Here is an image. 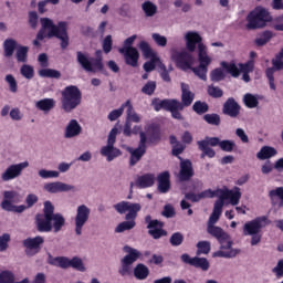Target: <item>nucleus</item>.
<instances>
[{"label": "nucleus", "instance_id": "obj_1", "mask_svg": "<svg viewBox=\"0 0 283 283\" xmlns=\"http://www.w3.org/2000/svg\"><path fill=\"white\" fill-rule=\"evenodd\" d=\"M180 85L181 102L176 98L160 99L156 97L151 101V106L154 107L155 112H160L164 109V112H170L171 117L175 118V120H185L181 112L185 109V107H190L196 98V94L191 92L189 84H185L182 82Z\"/></svg>", "mask_w": 283, "mask_h": 283}, {"label": "nucleus", "instance_id": "obj_2", "mask_svg": "<svg viewBox=\"0 0 283 283\" xmlns=\"http://www.w3.org/2000/svg\"><path fill=\"white\" fill-rule=\"evenodd\" d=\"M41 29L36 34V39L33 40V45L35 48H41V41L44 39H59L61 41L60 45L62 50H67L70 45V35L67 34V22L60 21L54 24V21L50 18L40 19Z\"/></svg>", "mask_w": 283, "mask_h": 283}, {"label": "nucleus", "instance_id": "obj_3", "mask_svg": "<svg viewBox=\"0 0 283 283\" xmlns=\"http://www.w3.org/2000/svg\"><path fill=\"white\" fill-rule=\"evenodd\" d=\"M196 45H198V66H191V72L201 81H207V72H209V65H211V57L207 54V46L202 44V36L197 32H188L186 34V48L188 52H196Z\"/></svg>", "mask_w": 283, "mask_h": 283}, {"label": "nucleus", "instance_id": "obj_4", "mask_svg": "<svg viewBox=\"0 0 283 283\" xmlns=\"http://www.w3.org/2000/svg\"><path fill=\"white\" fill-rule=\"evenodd\" d=\"M187 200L190 202H200V200H205V198H222V200H229L232 207H237L240 205V199L242 198V192L239 187H234L232 190L229 189H217V190H205L199 193L190 192L186 193Z\"/></svg>", "mask_w": 283, "mask_h": 283}, {"label": "nucleus", "instance_id": "obj_5", "mask_svg": "<svg viewBox=\"0 0 283 283\" xmlns=\"http://www.w3.org/2000/svg\"><path fill=\"white\" fill-rule=\"evenodd\" d=\"M197 145L199 151H202L200 158H205L206 156L208 158H216V150L211 147H220L221 151H227L228 154H231L235 149V142L229 139L220 140V137L207 136L203 140H198Z\"/></svg>", "mask_w": 283, "mask_h": 283}, {"label": "nucleus", "instance_id": "obj_6", "mask_svg": "<svg viewBox=\"0 0 283 283\" xmlns=\"http://www.w3.org/2000/svg\"><path fill=\"white\" fill-rule=\"evenodd\" d=\"M76 61L85 72H103L105 70V64L103 63V51L96 50L95 57L90 56V54L77 51Z\"/></svg>", "mask_w": 283, "mask_h": 283}, {"label": "nucleus", "instance_id": "obj_7", "mask_svg": "<svg viewBox=\"0 0 283 283\" xmlns=\"http://www.w3.org/2000/svg\"><path fill=\"white\" fill-rule=\"evenodd\" d=\"M61 95L62 109L66 112V114L74 112V109L81 105V101H83V93H81V90L76 85L64 87Z\"/></svg>", "mask_w": 283, "mask_h": 283}, {"label": "nucleus", "instance_id": "obj_8", "mask_svg": "<svg viewBox=\"0 0 283 283\" xmlns=\"http://www.w3.org/2000/svg\"><path fill=\"white\" fill-rule=\"evenodd\" d=\"M247 21L248 30H260V28H265L266 23H271V21H273V17H271L269 10L262 7H256L248 14Z\"/></svg>", "mask_w": 283, "mask_h": 283}, {"label": "nucleus", "instance_id": "obj_9", "mask_svg": "<svg viewBox=\"0 0 283 283\" xmlns=\"http://www.w3.org/2000/svg\"><path fill=\"white\" fill-rule=\"evenodd\" d=\"M170 59L174 61L176 67H178V70H182V72L190 70L196 61L191 53L187 51H178L176 49H171Z\"/></svg>", "mask_w": 283, "mask_h": 283}, {"label": "nucleus", "instance_id": "obj_10", "mask_svg": "<svg viewBox=\"0 0 283 283\" xmlns=\"http://www.w3.org/2000/svg\"><path fill=\"white\" fill-rule=\"evenodd\" d=\"M118 135V128L114 127L108 134L107 145L101 148V155L107 158L108 163H112L114 158L123 156L120 149L114 147L116 145V136Z\"/></svg>", "mask_w": 283, "mask_h": 283}, {"label": "nucleus", "instance_id": "obj_11", "mask_svg": "<svg viewBox=\"0 0 283 283\" xmlns=\"http://www.w3.org/2000/svg\"><path fill=\"white\" fill-rule=\"evenodd\" d=\"M139 144L137 148L128 147L127 151L130 154L129 158V166L135 167V165H138L140 160H143V156L147 154V135L145 133H139Z\"/></svg>", "mask_w": 283, "mask_h": 283}, {"label": "nucleus", "instance_id": "obj_12", "mask_svg": "<svg viewBox=\"0 0 283 283\" xmlns=\"http://www.w3.org/2000/svg\"><path fill=\"white\" fill-rule=\"evenodd\" d=\"M139 50L145 59H150V61L144 63L143 69L147 73L154 72L156 70V63H160V57L154 53V50H151V46L146 41L139 42Z\"/></svg>", "mask_w": 283, "mask_h": 283}, {"label": "nucleus", "instance_id": "obj_13", "mask_svg": "<svg viewBox=\"0 0 283 283\" xmlns=\"http://www.w3.org/2000/svg\"><path fill=\"white\" fill-rule=\"evenodd\" d=\"M145 223L147 224L148 235L153 237V240H160V238L167 237V230H165V222L158 219H151V214L145 217Z\"/></svg>", "mask_w": 283, "mask_h": 283}, {"label": "nucleus", "instance_id": "obj_14", "mask_svg": "<svg viewBox=\"0 0 283 283\" xmlns=\"http://www.w3.org/2000/svg\"><path fill=\"white\" fill-rule=\"evenodd\" d=\"M114 209L115 211H117V213H126L125 216V220H136V218H138V211H140V209H143V207L140 206V203H132L129 201H120L116 205H114ZM128 211V213H127Z\"/></svg>", "mask_w": 283, "mask_h": 283}, {"label": "nucleus", "instance_id": "obj_15", "mask_svg": "<svg viewBox=\"0 0 283 283\" xmlns=\"http://www.w3.org/2000/svg\"><path fill=\"white\" fill-rule=\"evenodd\" d=\"M207 232L209 233V235H212V238H216V240H218L221 249H231V247H233V241H231V237L222 228L218 226H208Z\"/></svg>", "mask_w": 283, "mask_h": 283}, {"label": "nucleus", "instance_id": "obj_16", "mask_svg": "<svg viewBox=\"0 0 283 283\" xmlns=\"http://www.w3.org/2000/svg\"><path fill=\"white\" fill-rule=\"evenodd\" d=\"M44 242L45 239H43V237L41 235L24 239L22 241V244L25 249V255H28L29 258H33V255L41 253V247H43Z\"/></svg>", "mask_w": 283, "mask_h": 283}, {"label": "nucleus", "instance_id": "obj_17", "mask_svg": "<svg viewBox=\"0 0 283 283\" xmlns=\"http://www.w3.org/2000/svg\"><path fill=\"white\" fill-rule=\"evenodd\" d=\"M30 167V163L23 161L20 164L10 165L1 175V180L3 182H10V180H14V178H19L21 174H23V169Z\"/></svg>", "mask_w": 283, "mask_h": 283}, {"label": "nucleus", "instance_id": "obj_18", "mask_svg": "<svg viewBox=\"0 0 283 283\" xmlns=\"http://www.w3.org/2000/svg\"><path fill=\"white\" fill-rule=\"evenodd\" d=\"M269 219L266 217H258L252 221H248L243 226V235H255L266 227V221Z\"/></svg>", "mask_w": 283, "mask_h": 283}, {"label": "nucleus", "instance_id": "obj_19", "mask_svg": "<svg viewBox=\"0 0 283 283\" xmlns=\"http://www.w3.org/2000/svg\"><path fill=\"white\" fill-rule=\"evenodd\" d=\"M90 208L85 205H81L77 207L76 216H75V233L76 235H81L83 233V227L90 220Z\"/></svg>", "mask_w": 283, "mask_h": 283}, {"label": "nucleus", "instance_id": "obj_20", "mask_svg": "<svg viewBox=\"0 0 283 283\" xmlns=\"http://www.w3.org/2000/svg\"><path fill=\"white\" fill-rule=\"evenodd\" d=\"M178 179L180 182H189L195 176L193 164L189 159H181L179 164Z\"/></svg>", "mask_w": 283, "mask_h": 283}, {"label": "nucleus", "instance_id": "obj_21", "mask_svg": "<svg viewBox=\"0 0 283 283\" xmlns=\"http://www.w3.org/2000/svg\"><path fill=\"white\" fill-rule=\"evenodd\" d=\"M181 262L195 266V269H201V271H209V260L207 258L193 256L191 258L188 253L181 254Z\"/></svg>", "mask_w": 283, "mask_h": 283}, {"label": "nucleus", "instance_id": "obj_22", "mask_svg": "<svg viewBox=\"0 0 283 283\" xmlns=\"http://www.w3.org/2000/svg\"><path fill=\"white\" fill-rule=\"evenodd\" d=\"M272 67L265 70V76L269 80L270 88L275 91V72L283 70V60L275 55V59L272 60Z\"/></svg>", "mask_w": 283, "mask_h": 283}, {"label": "nucleus", "instance_id": "obj_23", "mask_svg": "<svg viewBox=\"0 0 283 283\" xmlns=\"http://www.w3.org/2000/svg\"><path fill=\"white\" fill-rule=\"evenodd\" d=\"M240 109H242V106L235 102V98L229 97L223 103L222 114H224V116H229L230 118H238L240 116Z\"/></svg>", "mask_w": 283, "mask_h": 283}, {"label": "nucleus", "instance_id": "obj_24", "mask_svg": "<svg viewBox=\"0 0 283 283\" xmlns=\"http://www.w3.org/2000/svg\"><path fill=\"white\" fill-rule=\"evenodd\" d=\"M118 52L119 54H123L126 65L138 67V60L140 59L138 49H118Z\"/></svg>", "mask_w": 283, "mask_h": 283}, {"label": "nucleus", "instance_id": "obj_25", "mask_svg": "<svg viewBox=\"0 0 283 283\" xmlns=\"http://www.w3.org/2000/svg\"><path fill=\"white\" fill-rule=\"evenodd\" d=\"M35 227L39 233H50L52 231V217L38 213L35 216Z\"/></svg>", "mask_w": 283, "mask_h": 283}, {"label": "nucleus", "instance_id": "obj_26", "mask_svg": "<svg viewBox=\"0 0 283 283\" xmlns=\"http://www.w3.org/2000/svg\"><path fill=\"white\" fill-rule=\"evenodd\" d=\"M158 191L159 193H168L171 189V175L169 171H164L157 176Z\"/></svg>", "mask_w": 283, "mask_h": 283}, {"label": "nucleus", "instance_id": "obj_27", "mask_svg": "<svg viewBox=\"0 0 283 283\" xmlns=\"http://www.w3.org/2000/svg\"><path fill=\"white\" fill-rule=\"evenodd\" d=\"M45 191L49 193H61L63 191H73L74 186L61 181L49 182L44 185Z\"/></svg>", "mask_w": 283, "mask_h": 283}, {"label": "nucleus", "instance_id": "obj_28", "mask_svg": "<svg viewBox=\"0 0 283 283\" xmlns=\"http://www.w3.org/2000/svg\"><path fill=\"white\" fill-rule=\"evenodd\" d=\"M268 196L272 207H276L277 209L283 208V187H276L270 190Z\"/></svg>", "mask_w": 283, "mask_h": 283}, {"label": "nucleus", "instance_id": "obj_29", "mask_svg": "<svg viewBox=\"0 0 283 283\" xmlns=\"http://www.w3.org/2000/svg\"><path fill=\"white\" fill-rule=\"evenodd\" d=\"M83 132V127H81V124H78V120L71 119L65 128L64 136L65 138H74L78 136Z\"/></svg>", "mask_w": 283, "mask_h": 283}, {"label": "nucleus", "instance_id": "obj_30", "mask_svg": "<svg viewBox=\"0 0 283 283\" xmlns=\"http://www.w3.org/2000/svg\"><path fill=\"white\" fill-rule=\"evenodd\" d=\"M154 182H156V176L154 174H145L137 178L135 185L138 189H147L154 187Z\"/></svg>", "mask_w": 283, "mask_h": 283}, {"label": "nucleus", "instance_id": "obj_31", "mask_svg": "<svg viewBox=\"0 0 283 283\" xmlns=\"http://www.w3.org/2000/svg\"><path fill=\"white\" fill-rule=\"evenodd\" d=\"M125 251H127L128 254H126L122 259V263L128 264L129 266H132L133 263L136 262V260H138V258H140V252H138L136 249H133L129 247H125Z\"/></svg>", "mask_w": 283, "mask_h": 283}, {"label": "nucleus", "instance_id": "obj_32", "mask_svg": "<svg viewBox=\"0 0 283 283\" xmlns=\"http://www.w3.org/2000/svg\"><path fill=\"white\" fill-rule=\"evenodd\" d=\"M14 198H17V191L6 190L3 192V200L1 202V209H3V211L10 210V208L12 207V202L14 201Z\"/></svg>", "mask_w": 283, "mask_h": 283}, {"label": "nucleus", "instance_id": "obj_33", "mask_svg": "<svg viewBox=\"0 0 283 283\" xmlns=\"http://www.w3.org/2000/svg\"><path fill=\"white\" fill-rule=\"evenodd\" d=\"M70 260L71 259L67 256L52 258V255H50L49 264H51V266H57L59 269H70Z\"/></svg>", "mask_w": 283, "mask_h": 283}, {"label": "nucleus", "instance_id": "obj_34", "mask_svg": "<svg viewBox=\"0 0 283 283\" xmlns=\"http://www.w3.org/2000/svg\"><path fill=\"white\" fill-rule=\"evenodd\" d=\"M56 106V101L54 98H43L35 103L36 109H40V112H50L51 109H54Z\"/></svg>", "mask_w": 283, "mask_h": 283}, {"label": "nucleus", "instance_id": "obj_35", "mask_svg": "<svg viewBox=\"0 0 283 283\" xmlns=\"http://www.w3.org/2000/svg\"><path fill=\"white\" fill-rule=\"evenodd\" d=\"M273 156H277V150L271 146H263L256 154L259 160H268V158H273Z\"/></svg>", "mask_w": 283, "mask_h": 283}, {"label": "nucleus", "instance_id": "obj_36", "mask_svg": "<svg viewBox=\"0 0 283 283\" xmlns=\"http://www.w3.org/2000/svg\"><path fill=\"white\" fill-rule=\"evenodd\" d=\"M220 65L227 74H231L233 78H238V76H240L241 70L234 64V62L222 61Z\"/></svg>", "mask_w": 283, "mask_h": 283}, {"label": "nucleus", "instance_id": "obj_37", "mask_svg": "<svg viewBox=\"0 0 283 283\" xmlns=\"http://www.w3.org/2000/svg\"><path fill=\"white\" fill-rule=\"evenodd\" d=\"M136 280H147L149 277V268L143 263H138L134 269Z\"/></svg>", "mask_w": 283, "mask_h": 283}, {"label": "nucleus", "instance_id": "obj_38", "mask_svg": "<svg viewBox=\"0 0 283 283\" xmlns=\"http://www.w3.org/2000/svg\"><path fill=\"white\" fill-rule=\"evenodd\" d=\"M142 10L145 13V17H155V14L158 13V7L149 0L142 4Z\"/></svg>", "mask_w": 283, "mask_h": 283}, {"label": "nucleus", "instance_id": "obj_39", "mask_svg": "<svg viewBox=\"0 0 283 283\" xmlns=\"http://www.w3.org/2000/svg\"><path fill=\"white\" fill-rule=\"evenodd\" d=\"M136 227V219H126L115 228V233H124V231H132Z\"/></svg>", "mask_w": 283, "mask_h": 283}, {"label": "nucleus", "instance_id": "obj_40", "mask_svg": "<svg viewBox=\"0 0 283 283\" xmlns=\"http://www.w3.org/2000/svg\"><path fill=\"white\" fill-rule=\"evenodd\" d=\"M273 39V32L266 30L263 31L259 38H256L254 40L255 45H258V48H262L264 45H266V43H269V41H271Z\"/></svg>", "mask_w": 283, "mask_h": 283}, {"label": "nucleus", "instance_id": "obj_41", "mask_svg": "<svg viewBox=\"0 0 283 283\" xmlns=\"http://www.w3.org/2000/svg\"><path fill=\"white\" fill-rule=\"evenodd\" d=\"M52 229H54L55 233H59L65 227V218L61 213H55L52 216Z\"/></svg>", "mask_w": 283, "mask_h": 283}, {"label": "nucleus", "instance_id": "obj_42", "mask_svg": "<svg viewBox=\"0 0 283 283\" xmlns=\"http://www.w3.org/2000/svg\"><path fill=\"white\" fill-rule=\"evenodd\" d=\"M3 50H4V56H7V59H10V56H12V54H14V51L17 50V42L14 39H7L3 42Z\"/></svg>", "mask_w": 283, "mask_h": 283}, {"label": "nucleus", "instance_id": "obj_43", "mask_svg": "<svg viewBox=\"0 0 283 283\" xmlns=\"http://www.w3.org/2000/svg\"><path fill=\"white\" fill-rule=\"evenodd\" d=\"M125 105L127 107L126 114L128 120H132L133 123H140V116L136 114V111H134V105H132V101L127 99L125 102Z\"/></svg>", "mask_w": 283, "mask_h": 283}, {"label": "nucleus", "instance_id": "obj_44", "mask_svg": "<svg viewBox=\"0 0 283 283\" xmlns=\"http://www.w3.org/2000/svg\"><path fill=\"white\" fill-rule=\"evenodd\" d=\"M39 76L42 78H61V73L54 69H41Z\"/></svg>", "mask_w": 283, "mask_h": 283}, {"label": "nucleus", "instance_id": "obj_45", "mask_svg": "<svg viewBox=\"0 0 283 283\" xmlns=\"http://www.w3.org/2000/svg\"><path fill=\"white\" fill-rule=\"evenodd\" d=\"M28 52H30V48L28 46H19L15 53V59L18 63H28Z\"/></svg>", "mask_w": 283, "mask_h": 283}, {"label": "nucleus", "instance_id": "obj_46", "mask_svg": "<svg viewBox=\"0 0 283 283\" xmlns=\"http://www.w3.org/2000/svg\"><path fill=\"white\" fill-rule=\"evenodd\" d=\"M192 111L199 116H202V114L209 112V104H207V102L197 101L192 105Z\"/></svg>", "mask_w": 283, "mask_h": 283}, {"label": "nucleus", "instance_id": "obj_47", "mask_svg": "<svg viewBox=\"0 0 283 283\" xmlns=\"http://www.w3.org/2000/svg\"><path fill=\"white\" fill-rule=\"evenodd\" d=\"M70 268L74 269L75 271H80L81 273H85L86 271L83 260L78 256H73L70 260Z\"/></svg>", "mask_w": 283, "mask_h": 283}, {"label": "nucleus", "instance_id": "obj_48", "mask_svg": "<svg viewBox=\"0 0 283 283\" xmlns=\"http://www.w3.org/2000/svg\"><path fill=\"white\" fill-rule=\"evenodd\" d=\"M244 105L249 107V109H253L260 105L258 97L255 95L248 93L243 96Z\"/></svg>", "mask_w": 283, "mask_h": 283}, {"label": "nucleus", "instance_id": "obj_49", "mask_svg": "<svg viewBox=\"0 0 283 283\" xmlns=\"http://www.w3.org/2000/svg\"><path fill=\"white\" fill-rule=\"evenodd\" d=\"M197 255H208L211 252V242L209 241H199L197 243Z\"/></svg>", "mask_w": 283, "mask_h": 283}, {"label": "nucleus", "instance_id": "obj_50", "mask_svg": "<svg viewBox=\"0 0 283 283\" xmlns=\"http://www.w3.org/2000/svg\"><path fill=\"white\" fill-rule=\"evenodd\" d=\"M207 94L211 96V98H222L224 96V91L219 86H214L213 84L208 85Z\"/></svg>", "mask_w": 283, "mask_h": 283}, {"label": "nucleus", "instance_id": "obj_51", "mask_svg": "<svg viewBox=\"0 0 283 283\" xmlns=\"http://www.w3.org/2000/svg\"><path fill=\"white\" fill-rule=\"evenodd\" d=\"M226 76L227 75L224 74V71H222V69L220 67H217L211 71L210 81H212L213 83H220V81H224Z\"/></svg>", "mask_w": 283, "mask_h": 283}, {"label": "nucleus", "instance_id": "obj_52", "mask_svg": "<svg viewBox=\"0 0 283 283\" xmlns=\"http://www.w3.org/2000/svg\"><path fill=\"white\" fill-rule=\"evenodd\" d=\"M4 81L6 83H8L10 92H12L13 94H17V92H19V84L17 83V78H14V75H6Z\"/></svg>", "mask_w": 283, "mask_h": 283}, {"label": "nucleus", "instance_id": "obj_53", "mask_svg": "<svg viewBox=\"0 0 283 283\" xmlns=\"http://www.w3.org/2000/svg\"><path fill=\"white\" fill-rule=\"evenodd\" d=\"M20 73L24 78H28V81L34 78V67L29 64H23L20 69Z\"/></svg>", "mask_w": 283, "mask_h": 283}, {"label": "nucleus", "instance_id": "obj_54", "mask_svg": "<svg viewBox=\"0 0 283 283\" xmlns=\"http://www.w3.org/2000/svg\"><path fill=\"white\" fill-rule=\"evenodd\" d=\"M203 120L208 123V125H214L216 127H219L221 119L220 115L212 113V114H206L203 116Z\"/></svg>", "mask_w": 283, "mask_h": 283}, {"label": "nucleus", "instance_id": "obj_55", "mask_svg": "<svg viewBox=\"0 0 283 283\" xmlns=\"http://www.w3.org/2000/svg\"><path fill=\"white\" fill-rule=\"evenodd\" d=\"M156 81H148L143 87L142 93L146 94V96H154V92H156Z\"/></svg>", "mask_w": 283, "mask_h": 283}, {"label": "nucleus", "instance_id": "obj_56", "mask_svg": "<svg viewBox=\"0 0 283 283\" xmlns=\"http://www.w3.org/2000/svg\"><path fill=\"white\" fill-rule=\"evenodd\" d=\"M185 242V235H182L180 232H175L171 234L169 239V243L171 247H180Z\"/></svg>", "mask_w": 283, "mask_h": 283}, {"label": "nucleus", "instance_id": "obj_57", "mask_svg": "<svg viewBox=\"0 0 283 283\" xmlns=\"http://www.w3.org/2000/svg\"><path fill=\"white\" fill-rule=\"evenodd\" d=\"M185 149H187V145L182 143H177V145L172 146L171 155L182 161V157H180V154H182Z\"/></svg>", "mask_w": 283, "mask_h": 283}, {"label": "nucleus", "instance_id": "obj_58", "mask_svg": "<svg viewBox=\"0 0 283 283\" xmlns=\"http://www.w3.org/2000/svg\"><path fill=\"white\" fill-rule=\"evenodd\" d=\"M125 107H127V105L122 104L119 108L112 111L108 114V120L114 122V120H118V118H120L123 116V112H125Z\"/></svg>", "mask_w": 283, "mask_h": 283}, {"label": "nucleus", "instance_id": "obj_59", "mask_svg": "<svg viewBox=\"0 0 283 283\" xmlns=\"http://www.w3.org/2000/svg\"><path fill=\"white\" fill-rule=\"evenodd\" d=\"M0 283H14V273L8 270L0 272Z\"/></svg>", "mask_w": 283, "mask_h": 283}, {"label": "nucleus", "instance_id": "obj_60", "mask_svg": "<svg viewBox=\"0 0 283 283\" xmlns=\"http://www.w3.org/2000/svg\"><path fill=\"white\" fill-rule=\"evenodd\" d=\"M113 45L114 41L112 40V35H106L102 43L103 52L105 54H109V52H112Z\"/></svg>", "mask_w": 283, "mask_h": 283}, {"label": "nucleus", "instance_id": "obj_61", "mask_svg": "<svg viewBox=\"0 0 283 283\" xmlns=\"http://www.w3.org/2000/svg\"><path fill=\"white\" fill-rule=\"evenodd\" d=\"M148 143L150 145H158V143H160V130L159 129L154 128L151 130V133L148 136Z\"/></svg>", "mask_w": 283, "mask_h": 283}, {"label": "nucleus", "instance_id": "obj_62", "mask_svg": "<svg viewBox=\"0 0 283 283\" xmlns=\"http://www.w3.org/2000/svg\"><path fill=\"white\" fill-rule=\"evenodd\" d=\"M238 255V250L222 251L219 250L213 253L214 258H235Z\"/></svg>", "mask_w": 283, "mask_h": 283}, {"label": "nucleus", "instance_id": "obj_63", "mask_svg": "<svg viewBox=\"0 0 283 283\" xmlns=\"http://www.w3.org/2000/svg\"><path fill=\"white\" fill-rule=\"evenodd\" d=\"M39 176H40V178H44V179L59 178V171L41 169V170H39Z\"/></svg>", "mask_w": 283, "mask_h": 283}, {"label": "nucleus", "instance_id": "obj_64", "mask_svg": "<svg viewBox=\"0 0 283 283\" xmlns=\"http://www.w3.org/2000/svg\"><path fill=\"white\" fill-rule=\"evenodd\" d=\"M55 214L56 213H54V206L52 205V202L51 201H45L42 216H46V217L52 218Z\"/></svg>", "mask_w": 283, "mask_h": 283}]
</instances>
